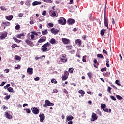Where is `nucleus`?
Segmentation results:
<instances>
[{"label":"nucleus","mask_w":124,"mask_h":124,"mask_svg":"<svg viewBox=\"0 0 124 124\" xmlns=\"http://www.w3.org/2000/svg\"><path fill=\"white\" fill-rule=\"evenodd\" d=\"M54 104L51 103L49 100H46L45 101V104L43 105L44 107H47V106H54Z\"/></svg>","instance_id":"20e7f679"},{"label":"nucleus","mask_w":124,"mask_h":124,"mask_svg":"<svg viewBox=\"0 0 124 124\" xmlns=\"http://www.w3.org/2000/svg\"><path fill=\"white\" fill-rule=\"evenodd\" d=\"M111 90H112V88L110 87H109V86L108 87L107 91L108 92H109V93H110V92H111Z\"/></svg>","instance_id":"0e129e2a"},{"label":"nucleus","mask_w":124,"mask_h":124,"mask_svg":"<svg viewBox=\"0 0 124 124\" xmlns=\"http://www.w3.org/2000/svg\"><path fill=\"white\" fill-rule=\"evenodd\" d=\"M25 4L27 6H30L31 5V1H26L25 2Z\"/></svg>","instance_id":"4c0bfd02"},{"label":"nucleus","mask_w":124,"mask_h":124,"mask_svg":"<svg viewBox=\"0 0 124 124\" xmlns=\"http://www.w3.org/2000/svg\"><path fill=\"white\" fill-rule=\"evenodd\" d=\"M103 110L104 112H107V113H111V112H112V110H111V108H109L108 109V108H104Z\"/></svg>","instance_id":"4be33fe9"},{"label":"nucleus","mask_w":124,"mask_h":124,"mask_svg":"<svg viewBox=\"0 0 124 124\" xmlns=\"http://www.w3.org/2000/svg\"><path fill=\"white\" fill-rule=\"evenodd\" d=\"M103 52L104 53V54H105V55H108V52L106 50H105V49L103 50Z\"/></svg>","instance_id":"774afa93"},{"label":"nucleus","mask_w":124,"mask_h":124,"mask_svg":"<svg viewBox=\"0 0 124 124\" xmlns=\"http://www.w3.org/2000/svg\"><path fill=\"white\" fill-rule=\"evenodd\" d=\"M8 91L10 93H13V88L12 87H9L8 88Z\"/></svg>","instance_id":"e433bc0d"},{"label":"nucleus","mask_w":124,"mask_h":124,"mask_svg":"<svg viewBox=\"0 0 124 124\" xmlns=\"http://www.w3.org/2000/svg\"><path fill=\"white\" fill-rule=\"evenodd\" d=\"M116 98L117 99H118V100H122V99H123V97L120 95H116Z\"/></svg>","instance_id":"a18cd8bd"},{"label":"nucleus","mask_w":124,"mask_h":124,"mask_svg":"<svg viewBox=\"0 0 124 124\" xmlns=\"http://www.w3.org/2000/svg\"><path fill=\"white\" fill-rule=\"evenodd\" d=\"M110 97L112 100H114V101L117 100L116 97L114 96H110Z\"/></svg>","instance_id":"8fccbe9b"},{"label":"nucleus","mask_w":124,"mask_h":124,"mask_svg":"<svg viewBox=\"0 0 124 124\" xmlns=\"http://www.w3.org/2000/svg\"><path fill=\"white\" fill-rule=\"evenodd\" d=\"M51 83L53 84H57L58 83V81H57L55 79H52L51 80Z\"/></svg>","instance_id":"49530a36"},{"label":"nucleus","mask_w":124,"mask_h":124,"mask_svg":"<svg viewBox=\"0 0 124 124\" xmlns=\"http://www.w3.org/2000/svg\"><path fill=\"white\" fill-rule=\"evenodd\" d=\"M48 25L50 28H53V27H54V24L52 23H49Z\"/></svg>","instance_id":"4d7b16f0"},{"label":"nucleus","mask_w":124,"mask_h":124,"mask_svg":"<svg viewBox=\"0 0 124 124\" xmlns=\"http://www.w3.org/2000/svg\"><path fill=\"white\" fill-rule=\"evenodd\" d=\"M78 93H85V91L82 90H80L79 91H78Z\"/></svg>","instance_id":"680f3d73"},{"label":"nucleus","mask_w":124,"mask_h":124,"mask_svg":"<svg viewBox=\"0 0 124 124\" xmlns=\"http://www.w3.org/2000/svg\"><path fill=\"white\" fill-rule=\"evenodd\" d=\"M0 8H1V10H2L3 11H6L7 10V9L5 8V7L4 6H1Z\"/></svg>","instance_id":"3c124183"},{"label":"nucleus","mask_w":124,"mask_h":124,"mask_svg":"<svg viewBox=\"0 0 124 124\" xmlns=\"http://www.w3.org/2000/svg\"><path fill=\"white\" fill-rule=\"evenodd\" d=\"M16 69H20L21 68V66L20 65H17V66L15 67Z\"/></svg>","instance_id":"338daca9"},{"label":"nucleus","mask_w":124,"mask_h":124,"mask_svg":"<svg viewBox=\"0 0 124 124\" xmlns=\"http://www.w3.org/2000/svg\"><path fill=\"white\" fill-rule=\"evenodd\" d=\"M50 42L51 44H57V41H56V39L54 38H52L50 40Z\"/></svg>","instance_id":"b1692460"},{"label":"nucleus","mask_w":124,"mask_h":124,"mask_svg":"<svg viewBox=\"0 0 124 124\" xmlns=\"http://www.w3.org/2000/svg\"><path fill=\"white\" fill-rule=\"evenodd\" d=\"M104 76H106V77H109V75H110V72H107L105 74H103Z\"/></svg>","instance_id":"f704fd0d"},{"label":"nucleus","mask_w":124,"mask_h":124,"mask_svg":"<svg viewBox=\"0 0 124 124\" xmlns=\"http://www.w3.org/2000/svg\"><path fill=\"white\" fill-rule=\"evenodd\" d=\"M64 74L65 75V76H68V75H69V73L67 71H65Z\"/></svg>","instance_id":"603ef678"},{"label":"nucleus","mask_w":124,"mask_h":124,"mask_svg":"<svg viewBox=\"0 0 124 124\" xmlns=\"http://www.w3.org/2000/svg\"><path fill=\"white\" fill-rule=\"evenodd\" d=\"M74 23H75V20L72 18H69L67 21V23L70 25H73Z\"/></svg>","instance_id":"4468645a"},{"label":"nucleus","mask_w":124,"mask_h":124,"mask_svg":"<svg viewBox=\"0 0 124 124\" xmlns=\"http://www.w3.org/2000/svg\"><path fill=\"white\" fill-rule=\"evenodd\" d=\"M101 71L103 72L104 71H106V67L103 68L101 69Z\"/></svg>","instance_id":"e2e57ef3"},{"label":"nucleus","mask_w":124,"mask_h":124,"mask_svg":"<svg viewBox=\"0 0 124 124\" xmlns=\"http://www.w3.org/2000/svg\"><path fill=\"white\" fill-rule=\"evenodd\" d=\"M62 58H60V60L62 62H67V58H66V55L62 54Z\"/></svg>","instance_id":"9b49d317"},{"label":"nucleus","mask_w":124,"mask_h":124,"mask_svg":"<svg viewBox=\"0 0 124 124\" xmlns=\"http://www.w3.org/2000/svg\"><path fill=\"white\" fill-rule=\"evenodd\" d=\"M50 31L51 33H52L53 34H54V35H56V34H58V33H59V31H60L55 28H52L50 30Z\"/></svg>","instance_id":"1a4fd4ad"},{"label":"nucleus","mask_w":124,"mask_h":124,"mask_svg":"<svg viewBox=\"0 0 124 124\" xmlns=\"http://www.w3.org/2000/svg\"><path fill=\"white\" fill-rule=\"evenodd\" d=\"M73 70H74L73 68H70L69 69V72H70V73H73Z\"/></svg>","instance_id":"c03bdc74"},{"label":"nucleus","mask_w":124,"mask_h":124,"mask_svg":"<svg viewBox=\"0 0 124 124\" xmlns=\"http://www.w3.org/2000/svg\"><path fill=\"white\" fill-rule=\"evenodd\" d=\"M66 48L67 49H69L70 50H71V49H72V46H66Z\"/></svg>","instance_id":"864d4df0"},{"label":"nucleus","mask_w":124,"mask_h":124,"mask_svg":"<svg viewBox=\"0 0 124 124\" xmlns=\"http://www.w3.org/2000/svg\"><path fill=\"white\" fill-rule=\"evenodd\" d=\"M31 33H32V34L34 35H36V36H38V34L36 32H35V31H32L31 32Z\"/></svg>","instance_id":"6e6d98bb"},{"label":"nucleus","mask_w":124,"mask_h":124,"mask_svg":"<svg viewBox=\"0 0 124 124\" xmlns=\"http://www.w3.org/2000/svg\"><path fill=\"white\" fill-rule=\"evenodd\" d=\"M11 96H10V95L6 96L5 97V99H6V100H8V99L10 98Z\"/></svg>","instance_id":"5fc2aeb1"},{"label":"nucleus","mask_w":124,"mask_h":124,"mask_svg":"<svg viewBox=\"0 0 124 124\" xmlns=\"http://www.w3.org/2000/svg\"><path fill=\"white\" fill-rule=\"evenodd\" d=\"M30 37L32 40H33V39H34V35L33 34L31 35Z\"/></svg>","instance_id":"13d9d810"},{"label":"nucleus","mask_w":124,"mask_h":124,"mask_svg":"<svg viewBox=\"0 0 124 124\" xmlns=\"http://www.w3.org/2000/svg\"><path fill=\"white\" fill-rule=\"evenodd\" d=\"M27 72L30 75H31L33 73V69L32 68H28L27 69Z\"/></svg>","instance_id":"6ab92c4d"},{"label":"nucleus","mask_w":124,"mask_h":124,"mask_svg":"<svg viewBox=\"0 0 124 124\" xmlns=\"http://www.w3.org/2000/svg\"><path fill=\"white\" fill-rule=\"evenodd\" d=\"M33 19V17L32 16H31L30 17V25H33V24H34V21H32L31 20H32Z\"/></svg>","instance_id":"c756f323"},{"label":"nucleus","mask_w":124,"mask_h":124,"mask_svg":"<svg viewBox=\"0 0 124 124\" xmlns=\"http://www.w3.org/2000/svg\"><path fill=\"white\" fill-rule=\"evenodd\" d=\"M49 14L51 17H53L54 18H57L58 17V13L56 11H53L52 12V11H49Z\"/></svg>","instance_id":"6e6552de"},{"label":"nucleus","mask_w":124,"mask_h":124,"mask_svg":"<svg viewBox=\"0 0 124 124\" xmlns=\"http://www.w3.org/2000/svg\"><path fill=\"white\" fill-rule=\"evenodd\" d=\"M50 45H51L50 43L47 42L46 43H45L43 46H42L41 50L42 52H47L49 51V50H48L47 47H50Z\"/></svg>","instance_id":"f257e3e1"},{"label":"nucleus","mask_w":124,"mask_h":124,"mask_svg":"<svg viewBox=\"0 0 124 124\" xmlns=\"http://www.w3.org/2000/svg\"><path fill=\"white\" fill-rule=\"evenodd\" d=\"M44 2H46V3H52V0H43Z\"/></svg>","instance_id":"72a5a7b5"},{"label":"nucleus","mask_w":124,"mask_h":124,"mask_svg":"<svg viewBox=\"0 0 124 124\" xmlns=\"http://www.w3.org/2000/svg\"><path fill=\"white\" fill-rule=\"evenodd\" d=\"M25 43L27 45H29V46H31V47H33L34 46V44H33V42L31 41H30L29 40H26Z\"/></svg>","instance_id":"9d476101"},{"label":"nucleus","mask_w":124,"mask_h":124,"mask_svg":"<svg viewBox=\"0 0 124 124\" xmlns=\"http://www.w3.org/2000/svg\"><path fill=\"white\" fill-rule=\"evenodd\" d=\"M97 57L98 58H101V59H104V57L101 54H98L97 55Z\"/></svg>","instance_id":"c9c22d12"},{"label":"nucleus","mask_w":124,"mask_h":124,"mask_svg":"<svg viewBox=\"0 0 124 124\" xmlns=\"http://www.w3.org/2000/svg\"><path fill=\"white\" fill-rule=\"evenodd\" d=\"M58 23L60 25H65V24H66V19L63 17H61L58 20Z\"/></svg>","instance_id":"39448f33"},{"label":"nucleus","mask_w":124,"mask_h":124,"mask_svg":"<svg viewBox=\"0 0 124 124\" xmlns=\"http://www.w3.org/2000/svg\"><path fill=\"white\" fill-rule=\"evenodd\" d=\"M115 84H116V85H118V86H121V84L120 83V81L119 80H116L115 81Z\"/></svg>","instance_id":"09e8293b"},{"label":"nucleus","mask_w":124,"mask_h":124,"mask_svg":"<svg viewBox=\"0 0 124 124\" xmlns=\"http://www.w3.org/2000/svg\"><path fill=\"white\" fill-rule=\"evenodd\" d=\"M86 59H87V56L85 55L83 57V58H82V62H86Z\"/></svg>","instance_id":"ea45409f"},{"label":"nucleus","mask_w":124,"mask_h":124,"mask_svg":"<svg viewBox=\"0 0 124 124\" xmlns=\"http://www.w3.org/2000/svg\"><path fill=\"white\" fill-rule=\"evenodd\" d=\"M104 25L105 27H106L108 30L110 31L111 29L109 28V27H108V20H107V17H106V14H105V13L104 14Z\"/></svg>","instance_id":"f03ea898"},{"label":"nucleus","mask_w":124,"mask_h":124,"mask_svg":"<svg viewBox=\"0 0 124 124\" xmlns=\"http://www.w3.org/2000/svg\"><path fill=\"white\" fill-rule=\"evenodd\" d=\"M13 39H14V41H15L16 42H17V43H20V42H21V41H22L21 40H18L15 37H13Z\"/></svg>","instance_id":"c85d7f7f"},{"label":"nucleus","mask_w":124,"mask_h":124,"mask_svg":"<svg viewBox=\"0 0 124 124\" xmlns=\"http://www.w3.org/2000/svg\"><path fill=\"white\" fill-rule=\"evenodd\" d=\"M6 37H7V32H3L0 36V39L3 40V39H5Z\"/></svg>","instance_id":"f8f14e48"},{"label":"nucleus","mask_w":124,"mask_h":124,"mask_svg":"<svg viewBox=\"0 0 124 124\" xmlns=\"http://www.w3.org/2000/svg\"><path fill=\"white\" fill-rule=\"evenodd\" d=\"M42 33L43 35H46V34H48V30L46 29L45 30L43 31Z\"/></svg>","instance_id":"cd10ccee"},{"label":"nucleus","mask_w":124,"mask_h":124,"mask_svg":"<svg viewBox=\"0 0 124 124\" xmlns=\"http://www.w3.org/2000/svg\"><path fill=\"white\" fill-rule=\"evenodd\" d=\"M106 107V105L104 104H101V108H102V109H104V108H105Z\"/></svg>","instance_id":"de8ad7c7"},{"label":"nucleus","mask_w":124,"mask_h":124,"mask_svg":"<svg viewBox=\"0 0 124 124\" xmlns=\"http://www.w3.org/2000/svg\"><path fill=\"white\" fill-rule=\"evenodd\" d=\"M9 87H10V84H8L5 86H4V88L5 90L6 89L8 90V88H9Z\"/></svg>","instance_id":"a19ab883"},{"label":"nucleus","mask_w":124,"mask_h":124,"mask_svg":"<svg viewBox=\"0 0 124 124\" xmlns=\"http://www.w3.org/2000/svg\"><path fill=\"white\" fill-rule=\"evenodd\" d=\"M107 67H110V62H109V59H107L106 60V63Z\"/></svg>","instance_id":"bb28decb"},{"label":"nucleus","mask_w":124,"mask_h":124,"mask_svg":"<svg viewBox=\"0 0 124 124\" xmlns=\"http://www.w3.org/2000/svg\"><path fill=\"white\" fill-rule=\"evenodd\" d=\"M40 78H39V77H37L34 78V80L35 81H39Z\"/></svg>","instance_id":"bf43d9fd"},{"label":"nucleus","mask_w":124,"mask_h":124,"mask_svg":"<svg viewBox=\"0 0 124 124\" xmlns=\"http://www.w3.org/2000/svg\"><path fill=\"white\" fill-rule=\"evenodd\" d=\"M39 117H40V122H41V123L43 122V121H44V119H45V116H44V114L40 113L39 115Z\"/></svg>","instance_id":"2eb2a0df"},{"label":"nucleus","mask_w":124,"mask_h":124,"mask_svg":"<svg viewBox=\"0 0 124 124\" xmlns=\"http://www.w3.org/2000/svg\"><path fill=\"white\" fill-rule=\"evenodd\" d=\"M75 44H78L79 46L82 45V40L81 39H77L75 41Z\"/></svg>","instance_id":"f3484780"},{"label":"nucleus","mask_w":124,"mask_h":124,"mask_svg":"<svg viewBox=\"0 0 124 124\" xmlns=\"http://www.w3.org/2000/svg\"><path fill=\"white\" fill-rule=\"evenodd\" d=\"M32 112L34 115H38L39 114V109L36 107H33L31 108Z\"/></svg>","instance_id":"0eeeda50"},{"label":"nucleus","mask_w":124,"mask_h":124,"mask_svg":"<svg viewBox=\"0 0 124 124\" xmlns=\"http://www.w3.org/2000/svg\"><path fill=\"white\" fill-rule=\"evenodd\" d=\"M20 29V25L19 24L16 26V30H19Z\"/></svg>","instance_id":"69168bd1"},{"label":"nucleus","mask_w":124,"mask_h":124,"mask_svg":"<svg viewBox=\"0 0 124 124\" xmlns=\"http://www.w3.org/2000/svg\"><path fill=\"white\" fill-rule=\"evenodd\" d=\"M62 41L63 42V44L67 45V44H70V40L69 39L63 38L62 39Z\"/></svg>","instance_id":"423d86ee"},{"label":"nucleus","mask_w":124,"mask_h":124,"mask_svg":"<svg viewBox=\"0 0 124 124\" xmlns=\"http://www.w3.org/2000/svg\"><path fill=\"white\" fill-rule=\"evenodd\" d=\"M47 40V38L45 36L42 37L38 41V43H42V42H44L46 41Z\"/></svg>","instance_id":"ddd939ff"},{"label":"nucleus","mask_w":124,"mask_h":124,"mask_svg":"<svg viewBox=\"0 0 124 124\" xmlns=\"http://www.w3.org/2000/svg\"><path fill=\"white\" fill-rule=\"evenodd\" d=\"M74 119V117L72 115L67 116L66 118V122H67L68 121H72Z\"/></svg>","instance_id":"aec40b11"},{"label":"nucleus","mask_w":124,"mask_h":124,"mask_svg":"<svg viewBox=\"0 0 124 124\" xmlns=\"http://www.w3.org/2000/svg\"><path fill=\"white\" fill-rule=\"evenodd\" d=\"M16 47H18V48H20V46H18V45L16 44H14L12 45V49H15V48H16Z\"/></svg>","instance_id":"2f4dec72"},{"label":"nucleus","mask_w":124,"mask_h":124,"mask_svg":"<svg viewBox=\"0 0 124 124\" xmlns=\"http://www.w3.org/2000/svg\"><path fill=\"white\" fill-rule=\"evenodd\" d=\"M5 18L6 20H8V21H11V20L13 19V15L7 16H5Z\"/></svg>","instance_id":"412c9836"},{"label":"nucleus","mask_w":124,"mask_h":124,"mask_svg":"<svg viewBox=\"0 0 124 124\" xmlns=\"http://www.w3.org/2000/svg\"><path fill=\"white\" fill-rule=\"evenodd\" d=\"M96 113L97 114H98V115H99L100 116H102V113H101V111H99V109L97 110Z\"/></svg>","instance_id":"79ce46f5"},{"label":"nucleus","mask_w":124,"mask_h":124,"mask_svg":"<svg viewBox=\"0 0 124 124\" xmlns=\"http://www.w3.org/2000/svg\"><path fill=\"white\" fill-rule=\"evenodd\" d=\"M106 31V30L103 29L101 30V35H102V36H103V35H104V33L105 32V31Z\"/></svg>","instance_id":"473e14b6"},{"label":"nucleus","mask_w":124,"mask_h":124,"mask_svg":"<svg viewBox=\"0 0 124 124\" xmlns=\"http://www.w3.org/2000/svg\"><path fill=\"white\" fill-rule=\"evenodd\" d=\"M62 81H66V80H67L68 79V76L64 75L61 77Z\"/></svg>","instance_id":"393cba45"},{"label":"nucleus","mask_w":124,"mask_h":124,"mask_svg":"<svg viewBox=\"0 0 124 124\" xmlns=\"http://www.w3.org/2000/svg\"><path fill=\"white\" fill-rule=\"evenodd\" d=\"M24 111H26V113L28 114H30V113H31V110L29 108H24Z\"/></svg>","instance_id":"58836bf2"},{"label":"nucleus","mask_w":124,"mask_h":124,"mask_svg":"<svg viewBox=\"0 0 124 124\" xmlns=\"http://www.w3.org/2000/svg\"><path fill=\"white\" fill-rule=\"evenodd\" d=\"M33 6H35L36 5H40L41 4V2L40 1H34L32 3Z\"/></svg>","instance_id":"5701e85b"},{"label":"nucleus","mask_w":124,"mask_h":124,"mask_svg":"<svg viewBox=\"0 0 124 124\" xmlns=\"http://www.w3.org/2000/svg\"><path fill=\"white\" fill-rule=\"evenodd\" d=\"M6 83V82L3 81L2 83L0 85V87H3V86H4V85H5Z\"/></svg>","instance_id":"052dcab7"},{"label":"nucleus","mask_w":124,"mask_h":124,"mask_svg":"<svg viewBox=\"0 0 124 124\" xmlns=\"http://www.w3.org/2000/svg\"><path fill=\"white\" fill-rule=\"evenodd\" d=\"M93 62H94V67H95V68H98V66H96V65H95V64H96V63H98H98L97 62V60H96V59H94Z\"/></svg>","instance_id":"a878e982"},{"label":"nucleus","mask_w":124,"mask_h":124,"mask_svg":"<svg viewBox=\"0 0 124 124\" xmlns=\"http://www.w3.org/2000/svg\"><path fill=\"white\" fill-rule=\"evenodd\" d=\"M87 75H88L89 79H92V73H91V72L88 73Z\"/></svg>","instance_id":"37998d69"},{"label":"nucleus","mask_w":124,"mask_h":124,"mask_svg":"<svg viewBox=\"0 0 124 124\" xmlns=\"http://www.w3.org/2000/svg\"><path fill=\"white\" fill-rule=\"evenodd\" d=\"M1 25L2 27H4V29H5L6 28L7 26H10V22H2L1 24Z\"/></svg>","instance_id":"dca6fc26"},{"label":"nucleus","mask_w":124,"mask_h":124,"mask_svg":"<svg viewBox=\"0 0 124 124\" xmlns=\"http://www.w3.org/2000/svg\"><path fill=\"white\" fill-rule=\"evenodd\" d=\"M5 117H6V118H7V119H9V120L12 119V115H10L7 111H6L5 112Z\"/></svg>","instance_id":"a211bd4d"},{"label":"nucleus","mask_w":124,"mask_h":124,"mask_svg":"<svg viewBox=\"0 0 124 124\" xmlns=\"http://www.w3.org/2000/svg\"><path fill=\"white\" fill-rule=\"evenodd\" d=\"M98 119V116L94 112H93L91 116V118L90 119V121L91 122H94V121H96Z\"/></svg>","instance_id":"7ed1b4c3"},{"label":"nucleus","mask_w":124,"mask_h":124,"mask_svg":"<svg viewBox=\"0 0 124 124\" xmlns=\"http://www.w3.org/2000/svg\"><path fill=\"white\" fill-rule=\"evenodd\" d=\"M21 57L18 56V55H16L15 56V60H17V61H21Z\"/></svg>","instance_id":"7c9ffc66"}]
</instances>
